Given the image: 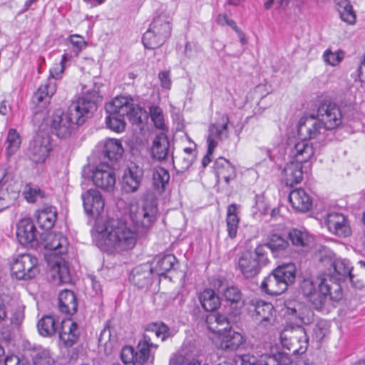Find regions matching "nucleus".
Instances as JSON below:
<instances>
[{"instance_id": "62", "label": "nucleus", "mask_w": 365, "mask_h": 365, "mask_svg": "<svg viewBox=\"0 0 365 365\" xmlns=\"http://www.w3.org/2000/svg\"><path fill=\"white\" fill-rule=\"evenodd\" d=\"M65 69V65L58 63H56L50 70V75L53 78H58L63 73Z\"/></svg>"}, {"instance_id": "5", "label": "nucleus", "mask_w": 365, "mask_h": 365, "mask_svg": "<svg viewBox=\"0 0 365 365\" xmlns=\"http://www.w3.org/2000/svg\"><path fill=\"white\" fill-rule=\"evenodd\" d=\"M129 212L135 229L143 235L153 226L157 219V200L152 196L145 197L140 205L131 204Z\"/></svg>"}, {"instance_id": "58", "label": "nucleus", "mask_w": 365, "mask_h": 365, "mask_svg": "<svg viewBox=\"0 0 365 365\" xmlns=\"http://www.w3.org/2000/svg\"><path fill=\"white\" fill-rule=\"evenodd\" d=\"M262 360L258 361L257 358L251 354H244L240 356V365H264V356H262Z\"/></svg>"}, {"instance_id": "1", "label": "nucleus", "mask_w": 365, "mask_h": 365, "mask_svg": "<svg viewBox=\"0 0 365 365\" xmlns=\"http://www.w3.org/2000/svg\"><path fill=\"white\" fill-rule=\"evenodd\" d=\"M102 98L98 87L87 91L77 101L69 106L67 112L61 110L53 112L48 124L52 133L58 138L66 139L71 135L76 125L83 124L86 119L97 109Z\"/></svg>"}, {"instance_id": "21", "label": "nucleus", "mask_w": 365, "mask_h": 365, "mask_svg": "<svg viewBox=\"0 0 365 365\" xmlns=\"http://www.w3.org/2000/svg\"><path fill=\"white\" fill-rule=\"evenodd\" d=\"M143 176V170L136 165L129 166L124 172L123 187L126 192H135L139 187Z\"/></svg>"}, {"instance_id": "2", "label": "nucleus", "mask_w": 365, "mask_h": 365, "mask_svg": "<svg viewBox=\"0 0 365 365\" xmlns=\"http://www.w3.org/2000/svg\"><path fill=\"white\" fill-rule=\"evenodd\" d=\"M299 292L317 310H322L330 300L339 301L342 297L340 284L333 282L327 274L318 276L314 280L305 277L299 283Z\"/></svg>"}, {"instance_id": "56", "label": "nucleus", "mask_w": 365, "mask_h": 365, "mask_svg": "<svg viewBox=\"0 0 365 365\" xmlns=\"http://www.w3.org/2000/svg\"><path fill=\"white\" fill-rule=\"evenodd\" d=\"M33 362L34 365H55L54 360L46 351L37 353L33 359Z\"/></svg>"}, {"instance_id": "47", "label": "nucleus", "mask_w": 365, "mask_h": 365, "mask_svg": "<svg viewBox=\"0 0 365 365\" xmlns=\"http://www.w3.org/2000/svg\"><path fill=\"white\" fill-rule=\"evenodd\" d=\"M142 41L146 48L155 49L163 45L165 41L149 27L143 34Z\"/></svg>"}, {"instance_id": "59", "label": "nucleus", "mask_w": 365, "mask_h": 365, "mask_svg": "<svg viewBox=\"0 0 365 365\" xmlns=\"http://www.w3.org/2000/svg\"><path fill=\"white\" fill-rule=\"evenodd\" d=\"M70 41L73 46V52L76 55H78L82 48L86 46V42L83 40V38L78 35L71 36Z\"/></svg>"}, {"instance_id": "6", "label": "nucleus", "mask_w": 365, "mask_h": 365, "mask_svg": "<svg viewBox=\"0 0 365 365\" xmlns=\"http://www.w3.org/2000/svg\"><path fill=\"white\" fill-rule=\"evenodd\" d=\"M296 278V268L293 264L277 267L264 278L261 289L270 295H279L287 290Z\"/></svg>"}, {"instance_id": "14", "label": "nucleus", "mask_w": 365, "mask_h": 365, "mask_svg": "<svg viewBox=\"0 0 365 365\" xmlns=\"http://www.w3.org/2000/svg\"><path fill=\"white\" fill-rule=\"evenodd\" d=\"M81 198L86 214L94 218L98 217L105 206L101 193L96 189H90L82 194Z\"/></svg>"}, {"instance_id": "13", "label": "nucleus", "mask_w": 365, "mask_h": 365, "mask_svg": "<svg viewBox=\"0 0 365 365\" xmlns=\"http://www.w3.org/2000/svg\"><path fill=\"white\" fill-rule=\"evenodd\" d=\"M326 130L319 119L314 115L302 117L297 126L298 135L301 139L307 140L317 138Z\"/></svg>"}, {"instance_id": "55", "label": "nucleus", "mask_w": 365, "mask_h": 365, "mask_svg": "<svg viewBox=\"0 0 365 365\" xmlns=\"http://www.w3.org/2000/svg\"><path fill=\"white\" fill-rule=\"evenodd\" d=\"M24 197L29 202H35L38 198H43L44 192L38 187L26 186L24 190Z\"/></svg>"}, {"instance_id": "54", "label": "nucleus", "mask_w": 365, "mask_h": 365, "mask_svg": "<svg viewBox=\"0 0 365 365\" xmlns=\"http://www.w3.org/2000/svg\"><path fill=\"white\" fill-rule=\"evenodd\" d=\"M120 358L125 365H134L135 361V351L132 346H124L120 352Z\"/></svg>"}, {"instance_id": "9", "label": "nucleus", "mask_w": 365, "mask_h": 365, "mask_svg": "<svg viewBox=\"0 0 365 365\" xmlns=\"http://www.w3.org/2000/svg\"><path fill=\"white\" fill-rule=\"evenodd\" d=\"M11 275L19 280H28L39 272L38 259L30 254H21L14 259L11 267Z\"/></svg>"}, {"instance_id": "16", "label": "nucleus", "mask_w": 365, "mask_h": 365, "mask_svg": "<svg viewBox=\"0 0 365 365\" xmlns=\"http://www.w3.org/2000/svg\"><path fill=\"white\" fill-rule=\"evenodd\" d=\"M325 223L329 232L339 237H348L351 235V228L345 216L341 213L331 212L327 215Z\"/></svg>"}, {"instance_id": "32", "label": "nucleus", "mask_w": 365, "mask_h": 365, "mask_svg": "<svg viewBox=\"0 0 365 365\" xmlns=\"http://www.w3.org/2000/svg\"><path fill=\"white\" fill-rule=\"evenodd\" d=\"M150 28L165 41L171 34L170 22L169 18L165 15L161 14L155 17L151 23Z\"/></svg>"}, {"instance_id": "31", "label": "nucleus", "mask_w": 365, "mask_h": 365, "mask_svg": "<svg viewBox=\"0 0 365 365\" xmlns=\"http://www.w3.org/2000/svg\"><path fill=\"white\" fill-rule=\"evenodd\" d=\"M149 336L150 341H153L154 337L164 341L170 336V328L163 322H154L147 325L143 336Z\"/></svg>"}, {"instance_id": "17", "label": "nucleus", "mask_w": 365, "mask_h": 365, "mask_svg": "<svg viewBox=\"0 0 365 365\" xmlns=\"http://www.w3.org/2000/svg\"><path fill=\"white\" fill-rule=\"evenodd\" d=\"M16 237L22 245H34L37 242L36 229L34 222L30 218L21 220L16 228Z\"/></svg>"}, {"instance_id": "25", "label": "nucleus", "mask_w": 365, "mask_h": 365, "mask_svg": "<svg viewBox=\"0 0 365 365\" xmlns=\"http://www.w3.org/2000/svg\"><path fill=\"white\" fill-rule=\"evenodd\" d=\"M289 200L296 210L307 212L312 206V201L309 195L303 189H296L289 193Z\"/></svg>"}, {"instance_id": "36", "label": "nucleus", "mask_w": 365, "mask_h": 365, "mask_svg": "<svg viewBox=\"0 0 365 365\" xmlns=\"http://www.w3.org/2000/svg\"><path fill=\"white\" fill-rule=\"evenodd\" d=\"M158 345L153 341H150L149 336H143L138 342V351L135 352V361L137 363L143 364L150 357L151 348L157 349Z\"/></svg>"}, {"instance_id": "57", "label": "nucleus", "mask_w": 365, "mask_h": 365, "mask_svg": "<svg viewBox=\"0 0 365 365\" xmlns=\"http://www.w3.org/2000/svg\"><path fill=\"white\" fill-rule=\"evenodd\" d=\"M323 58L327 63L331 66H336L342 60L343 55L341 53H334L327 49L324 51Z\"/></svg>"}, {"instance_id": "60", "label": "nucleus", "mask_w": 365, "mask_h": 365, "mask_svg": "<svg viewBox=\"0 0 365 365\" xmlns=\"http://www.w3.org/2000/svg\"><path fill=\"white\" fill-rule=\"evenodd\" d=\"M24 311L21 308H17L14 309L11 316V322L15 326H19L21 324L24 320Z\"/></svg>"}, {"instance_id": "12", "label": "nucleus", "mask_w": 365, "mask_h": 365, "mask_svg": "<svg viewBox=\"0 0 365 365\" xmlns=\"http://www.w3.org/2000/svg\"><path fill=\"white\" fill-rule=\"evenodd\" d=\"M51 150L50 139L48 136L36 135L30 142L27 155L29 159L38 164L43 163Z\"/></svg>"}, {"instance_id": "23", "label": "nucleus", "mask_w": 365, "mask_h": 365, "mask_svg": "<svg viewBox=\"0 0 365 365\" xmlns=\"http://www.w3.org/2000/svg\"><path fill=\"white\" fill-rule=\"evenodd\" d=\"M302 163L292 160L286 164L282 170L283 180L287 186L299 183L303 178Z\"/></svg>"}, {"instance_id": "37", "label": "nucleus", "mask_w": 365, "mask_h": 365, "mask_svg": "<svg viewBox=\"0 0 365 365\" xmlns=\"http://www.w3.org/2000/svg\"><path fill=\"white\" fill-rule=\"evenodd\" d=\"M39 334L43 336H51L58 328V319L53 315L43 316L37 324Z\"/></svg>"}, {"instance_id": "64", "label": "nucleus", "mask_w": 365, "mask_h": 365, "mask_svg": "<svg viewBox=\"0 0 365 365\" xmlns=\"http://www.w3.org/2000/svg\"><path fill=\"white\" fill-rule=\"evenodd\" d=\"M11 200L9 197L7 192H0V211L9 207Z\"/></svg>"}, {"instance_id": "44", "label": "nucleus", "mask_w": 365, "mask_h": 365, "mask_svg": "<svg viewBox=\"0 0 365 365\" xmlns=\"http://www.w3.org/2000/svg\"><path fill=\"white\" fill-rule=\"evenodd\" d=\"M155 260L156 264L153 268V272L158 275H165L173 269L177 262L175 257L173 255H167L160 258L157 257Z\"/></svg>"}, {"instance_id": "63", "label": "nucleus", "mask_w": 365, "mask_h": 365, "mask_svg": "<svg viewBox=\"0 0 365 365\" xmlns=\"http://www.w3.org/2000/svg\"><path fill=\"white\" fill-rule=\"evenodd\" d=\"M314 332L317 338L322 340L328 334V329L326 327V324L324 322L318 323Z\"/></svg>"}, {"instance_id": "34", "label": "nucleus", "mask_w": 365, "mask_h": 365, "mask_svg": "<svg viewBox=\"0 0 365 365\" xmlns=\"http://www.w3.org/2000/svg\"><path fill=\"white\" fill-rule=\"evenodd\" d=\"M67 244V239L61 233H48L45 239V247L58 254L65 252Z\"/></svg>"}, {"instance_id": "19", "label": "nucleus", "mask_w": 365, "mask_h": 365, "mask_svg": "<svg viewBox=\"0 0 365 365\" xmlns=\"http://www.w3.org/2000/svg\"><path fill=\"white\" fill-rule=\"evenodd\" d=\"M250 305L253 309L252 317L258 324L266 326V323H269L273 317L274 307L272 304L260 300H252Z\"/></svg>"}, {"instance_id": "35", "label": "nucleus", "mask_w": 365, "mask_h": 365, "mask_svg": "<svg viewBox=\"0 0 365 365\" xmlns=\"http://www.w3.org/2000/svg\"><path fill=\"white\" fill-rule=\"evenodd\" d=\"M336 10L341 20L348 24L356 23V16L349 0H335Z\"/></svg>"}, {"instance_id": "20", "label": "nucleus", "mask_w": 365, "mask_h": 365, "mask_svg": "<svg viewBox=\"0 0 365 365\" xmlns=\"http://www.w3.org/2000/svg\"><path fill=\"white\" fill-rule=\"evenodd\" d=\"M79 336L80 331L77 323L71 319L62 321L59 339L65 347L73 346L77 342Z\"/></svg>"}, {"instance_id": "30", "label": "nucleus", "mask_w": 365, "mask_h": 365, "mask_svg": "<svg viewBox=\"0 0 365 365\" xmlns=\"http://www.w3.org/2000/svg\"><path fill=\"white\" fill-rule=\"evenodd\" d=\"M207 329L212 333L222 335L224 331L230 329V322L227 318L219 314H210L206 318Z\"/></svg>"}, {"instance_id": "51", "label": "nucleus", "mask_w": 365, "mask_h": 365, "mask_svg": "<svg viewBox=\"0 0 365 365\" xmlns=\"http://www.w3.org/2000/svg\"><path fill=\"white\" fill-rule=\"evenodd\" d=\"M153 180L155 186L158 189L163 190L170 180L169 173L163 168H158L153 173Z\"/></svg>"}, {"instance_id": "61", "label": "nucleus", "mask_w": 365, "mask_h": 365, "mask_svg": "<svg viewBox=\"0 0 365 365\" xmlns=\"http://www.w3.org/2000/svg\"><path fill=\"white\" fill-rule=\"evenodd\" d=\"M158 78L160 81L161 86L165 89H170L171 79L170 77V72L163 71L158 73Z\"/></svg>"}, {"instance_id": "11", "label": "nucleus", "mask_w": 365, "mask_h": 365, "mask_svg": "<svg viewBox=\"0 0 365 365\" xmlns=\"http://www.w3.org/2000/svg\"><path fill=\"white\" fill-rule=\"evenodd\" d=\"M92 180L96 187L106 192H113L116 183L113 168L107 163H100L93 170Z\"/></svg>"}, {"instance_id": "4", "label": "nucleus", "mask_w": 365, "mask_h": 365, "mask_svg": "<svg viewBox=\"0 0 365 365\" xmlns=\"http://www.w3.org/2000/svg\"><path fill=\"white\" fill-rule=\"evenodd\" d=\"M105 109L108 113L107 126L117 133H120L125 129V116H127L133 124H140L144 114L143 108L135 104L132 98L123 96H117L108 103Z\"/></svg>"}, {"instance_id": "43", "label": "nucleus", "mask_w": 365, "mask_h": 365, "mask_svg": "<svg viewBox=\"0 0 365 365\" xmlns=\"http://www.w3.org/2000/svg\"><path fill=\"white\" fill-rule=\"evenodd\" d=\"M103 153L110 160H117L123 153V148L120 141L116 139L106 140Z\"/></svg>"}, {"instance_id": "15", "label": "nucleus", "mask_w": 365, "mask_h": 365, "mask_svg": "<svg viewBox=\"0 0 365 365\" xmlns=\"http://www.w3.org/2000/svg\"><path fill=\"white\" fill-rule=\"evenodd\" d=\"M229 122L228 116L222 115L220 117V122H216L210 125L207 138L209 153L214 151L217 145L218 140H222L228 138L227 125Z\"/></svg>"}, {"instance_id": "3", "label": "nucleus", "mask_w": 365, "mask_h": 365, "mask_svg": "<svg viewBox=\"0 0 365 365\" xmlns=\"http://www.w3.org/2000/svg\"><path fill=\"white\" fill-rule=\"evenodd\" d=\"M140 235H142L138 230L131 229L126 223L111 220L99 230V243L101 249L106 251L123 252L133 249Z\"/></svg>"}, {"instance_id": "26", "label": "nucleus", "mask_w": 365, "mask_h": 365, "mask_svg": "<svg viewBox=\"0 0 365 365\" xmlns=\"http://www.w3.org/2000/svg\"><path fill=\"white\" fill-rule=\"evenodd\" d=\"M170 153V142L165 133L161 131L153 142L152 155L159 160H165Z\"/></svg>"}, {"instance_id": "39", "label": "nucleus", "mask_w": 365, "mask_h": 365, "mask_svg": "<svg viewBox=\"0 0 365 365\" xmlns=\"http://www.w3.org/2000/svg\"><path fill=\"white\" fill-rule=\"evenodd\" d=\"M56 92V85L50 79L42 84L34 93L33 97L34 102L36 103H43L44 104L49 102L51 97Z\"/></svg>"}, {"instance_id": "52", "label": "nucleus", "mask_w": 365, "mask_h": 365, "mask_svg": "<svg viewBox=\"0 0 365 365\" xmlns=\"http://www.w3.org/2000/svg\"><path fill=\"white\" fill-rule=\"evenodd\" d=\"M150 114L151 120H153L155 126L164 132L165 125L164 123V116L161 108L158 106H151L150 108Z\"/></svg>"}, {"instance_id": "33", "label": "nucleus", "mask_w": 365, "mask_h": 365, "mask_svg": "<svg viewBox=\"0 0 365 365\" xmlns=\"http://www.w3.org/2000/svg\"><path fill=\"white\" fill-rule=\"evenodd\" d=\"M225 334L222 336L220 346L225 351H235L244 343V337L237 331L229 330L225 331Z\"/></svg>"}, {"instance_id": "24", "label": "nucleus", "mask_w": 365, "mask_h": 365, "mask_svg": "<svg viewBox=\"0 0 365 365\" xmlns=\"http://www.w3.org/2000/svg\"><path fill=\"white\" fill-rule=\"evenodd\" d=\"M290 153L294 158L293 160L303 163L311 159L314 155V149L312 143L302 139L294 144Z\"/></svg>"}, {"instance_id": "40", "label": "nucleus", "mask_w": 365, "mask_h": 365, "mask_svg": "<svg viewBox=\"0 0 365 365\" xmlns=\"http://www.w3.org/2000/svg\"><path fill=\"white\" fill-rule=\"evenodd\" d=\"M333 267L335 275L334 277L329 274L333 282L339 284V281L349 279L353 267L350 266L349 261L346 259H336L333 262Z\"/></svg>"}, {"instance_id": "46", "label": "nucleus", "mask_w": 365, "mask_h": 365, "mask_svg": "<svg viewBox=\"0 0 365 365\" xmlns=\"http://www.w3.org/2000/svg\"><path fill=\"white\" fill-rule=\"evenodd\" d=\"M53 278H57L61 284H67L71 282V276L68 267L66 262L60 260L56 262L51 267Z\"/></svg>"}, {"instance_id": "48", "label": "nucleus", "mask_w": 365, "mask_h": 365, "mask_svg": "<svg viewBox=\"0 0 365 365\" xmlns=\"http://www.w3.org/2000/svg\"><path fill=\"white\" fill-rule=\"evenodd\" d=\"M288 242L280 235H272L269 242L263 246L266 247V250L269 249L273 255H277L279 251L284 250L288 247Z\"/></svg>"}, {"instance_id": "45", "label": "nucleus", "mask_w": 365, "mask_h": 365, "mask_svg": "<svg viewBox=\"0 0 365 365\" xmlns=\"http://www.w3.org/2000/svg\"><path fill=\"white\" fill-rule=\"evenodd\" d=\"M349 281L353 287L361 289L365 287V262L360 261L355 268L353 267L349 277Z\"/></svg>"}, {"instance_id": "27", "label": "nucleus", "mask_w": 365, "mask_h": 365, "mask_svg": "<svg viewBox=\"0 0 365 365\" xmlns=\"http://www.w3.org/2000/svg\"><path fill=\"white\" fill-rule=\"evenodd\" d=\"M78 303L74 293L68 289L60 292L58 294V309L66 314H73L76 312Z\"/></svg>"}, {"instance_id": "29", "label": "nucleus", "mask_w": 365, "mask_h": 365, "mask_svg": "<svg viewBox=\"0 0 365 365\" xmlns=\"http://www.w3.org/2000/svg\"><path fill=\"white\" fill-rule=\"evenodd\" d=\"M36 218L37 222L41 228L50 230L54 226L56 221L57 210L51 205H44L38 210Z\"/></svg>"}, {"instance_id": "49", "label": "nucleus", "mask_w": 365, "mask_h": 365, "mask_svg": "<svg viewBox=\"0 0 365 365\" xmlns=\"http://www.w3.org/2000/svg\"><path fill=\"white\" fill-rule=\"evenodd\" d=\"M6 154L9 156L14 155L19 148L21 138L19 134L14 128L9 129L6 138Z\"/></svg>"}, {"instance_id": "53", "label": "nucleus", "mask_w": 365, "mask_h": 365, "mask_svg": "<svg viewBox=\"0 0 365 365\" xmlns=\"http://www.w3.org/2000/svg\"><path fill=\"white\" fill-rule=\"evenodd\" d=\"M225 299L232 303H237L241 300V292L237 287L231 286L221 291Z\"/></svg>"}, {"instance_id": "41", "label": "nucleus", "mask_w": 365, "mask_h": 365, "mask_svg": "<svg viewBox=\"0 0 365 365\" xmlns=\"http://www.w3.org/2000/svg\"><path fill=\"white\" fill-rule=\"evenodd\" d=\"M197 151L195 149L191 148H185L183 150V153L176 158L174 161L175 166L178 168V171L184 172L187 170L196 160Z\"/></svg>"}, {"instance_id": "8", "label": "nucleus", "mask_w": 365, "mask_h": 365, "mask_svg": "<svg viewBox=\"0 0 365 365\" xmlns=\"http://www.w3.org/2000/svg\"><path fill=\"white\" fill-rule=\"evenodd\" d=\"M266 247L257 246L254 252H245L242 254L238 260V267L246 278H252L257 276L261 267L267 262Z\"/></svg>"}, {"instance_id": "10", "label": "nucleus", "mask_w": 365, "mask_h": 365, "mask_svg": "<svg viewBox=\"0 0 365 365\" xmlns=\"http://www.w3.org/2000/svg\"><path fill=\"white\" fill-rule=\"evenodd\" d=\"M316 118L327 130L336 128L341 123V113L339 106L330 101H323L319 103Z\"/></svg>"}, {"instance_id": "18", "label": "nucleus", "mask_w": 365, "mask_h": 365, "mask_svg": "<svg viewBox=\"0 0 365 365\" xmlns=\"http://www.w3.org/2000/svg\"><path fill=\"white\" fill-rule=\"evenodd\" d=\"M153 272V268L149 264L138 266L133 269L130 281L139 289H147L152 284Z\"/></svg>"}, {"instance_id": "42", "label": "nucleus", "mask_w": 365, "mask_h": 365, "mask_svg": "<svg viewBox=\"0 0 365 365\" xmlns=\"http://www.w3.org/2000/svg\"><path fill=\"white\" fill-rule=\"evenodd\" d=\"M237 205L231 204L227 210V230L228 236L233 239L236 237L239 225V217L237 215Z\"/></svg>"}, {"instance_id": "7", "label": "nucleus", "mask_w": 365, "mask_h": 365, "mask_svg": "<svg viewBox=\"0 0 365 365\" xmlns=\"http://www.w3.org/2000/svg\"><path fill=\"white\" fill-rule=\"evenodd\" d=\"M282 346L293 354H302L308 347L309 339L304 327H287L280 333Z\"/></svg>"}, {"instance_id": "22", "label": "nucleus", "mask_w": 365, "mask_h": 365, "mask_svg": "<svg viewBox=\"0 0 365 365\" xmlns=\"http://www.w3.org/2000/svg\"><path fill=\"white\" fill-rule=\"evenodd\" d=\"M287 314L304 324H309L314 321V312L303 303L295 302L287 307Z\"/></svg>"}, {"instance_id": "50", "label": "nucleus", "mask_w": 365, "mask_h": 365, "mask_svg": "<svg viewBox=\"0 0 365 365\" xmlns=\"http://www.w3.org/2000/svg\"><path fill=\"white\" fill-rule=\"evenodd\" d=\"M289 238L297 247L308 246L311 241V237L306 232L297 229H293L289 232Z\"/></svg>"}, {"instance_id": "38", "label": "nucleus", "mask_w": 365, "mask_h": 365, "mask_svg": "<svg viewBox=\"0 0 365 365\" xmlns=\"http://www.w3.org/2000/svg\"><path fill=\"white\" fill-rule=\"evenodd\" d=\"M199 299L203 309L207 312H213L220 305V299L215 292L210 289L204 290Z\"/></svg>"}, {"instance_id": "28", "label": "nucleus", "mask_w": 365, "mask_h": 365, "mask_svg": "<svg viewBox=\"0 0 365 365\" xmlns=\"http://www.w3.org/2000/svg\"><path fill=\"white\" fill-rule=\"evenodd\" d=\"M215 175L220 180H224L227 184L235 178V169L230 163L225 158L220 157L217 158L214 164Z\"/></svg>"}]
</instances>
